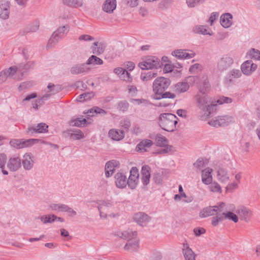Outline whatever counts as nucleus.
Wrapping results in <instances>:
<instances>
[{"label":"nucleus","instance_id":"nucleus-29","mask_svg":"<svg viewBox=\"0 0 260 260\" xmlns=\"http://www.w3.org/2000/svg\"><path fill=\"white\" fill-rule=\"evenodd\" d=\"M233 16L230 13H225L220 17V24L225 27H229L232 24Z\"/></svg>","mask_w":260,"mask_h":260},{"label":"nucleus","instance_id":"nucleus-15","mask_svg":"<svg viewBox=\"0 0 260 260\" xmlns=\"http://www.w3.org/2000/svg\"><path fill=\"white\" fill-rule=\"evenodd\" d=\"M48 126L45 123H39L37 125L29 126L27 133H45L48 132Z\"/></svg>","mask_w":260,"mask_h":260},{"label":"nucleus","instance_id":"nucleus-46","mask_svg":"<svg viewBox=\"0 0 260 260\" xmlns=\"http://www.w3.org/2000/svg\"><path fill=\"white\" fill-rule=\"evenodd\" d=\"M164 148L160 149L156 153L157 154H165L172 153L174 152V147L171 145L167 144L165 146H163Z\"/></svg>","mask_w":260,"mask_h":260},{"label":"nucleus","instance_id":"nucleus-42","mask_svg":"<svg viewBox=\"0 0 260 260\" xmlns=\"http://www.w3.org/2000/svg\"><path fill=\"white\" fill-rule=\"evenodd\" d=\"M72 132L74 131L68 129L65 133L70 135L73 139L80 140L84 137L83 133L80 130H78L76 133H73Z\"/></svg>","mask_w":260,"mask_h":260},{"label":"nucleus","instance_id":"nucleus-61","mask_svg":"<svg viewBox=\"0 0 260 260\" xmlns=\"http://www.w3.org/2000/svg\"><path fill=\"white\" fill-rule=\"evenodd\" d=\"M17 69V68L16 67H11L8 70L4 71L7 74L8 77H11L16 73Z\"/></svg>","mask_w":260,"mask_h":260},{"label":"nucleus","instance_id":"nucleus-31","mask_svg":"<svg viewBox=\"0 0 260 260\" xmlns=\"http://www.w3.org/2000/svg\"><path fill=\"white\" fill-rule=\"evenodd\" d=\"M217 178L221 182L228 181L229 176L228 172L224 169L220 168L217 171Z\"/></svg>","mask_w":260,"mask_h":260},{"label":"nucleus","instance_id":"nucleus-18","mask_svg":"<svg viewBox=\"0 0 260 260\" xmlns=\"http://www.w3.org/2000/svg\"><path fill=\"white\" fill-rule=\"evenodd\" d=\"M119 165L118 161L112 160L107 162L105 165V175L107 177H109L112 175L115 168L118 167Z\"/></svg>","mask_w":260,"mask_h":260},{"label":"nucleus","instance_id":"nucleus-48","mask_svg":"<svg viewBox=\"0 0 260 260\" xmlns=\"http://www.w3.org/2000/svg\"><path fill=\"white\" fill-rule=\"evenodd\" d=\"M10 144L15 148L20 149L23 148L22 140H12L10 142Z\"/></svg>","mask_w":260,"mask_h":260},{"label":"nucleus","instance_id":"nucleus-13","mask_svg":"<svg viewBox=\"0 0 260 260\" xmlns=\"http://www.w3.org/2000/svg\"><path fill=\"white\" fill-rule=\"evenodd\" d=\"M236 212L239 215L240 218L246 222L249 220L250 217L252 215L251 211L244 206H241L238 207Z\"/></svg>","mask_w":260,"mask_h":260},{"label":"nucleus","instance_id":"nucleus-25","mask_svg":"<svg viewBox=\"0 0 260 260\" xmlns=\"http://www.w3.org/2000/svg\"><path fill=\"white\" fill-rule=\"evenodd\" d=\"M185 260H196V254L189 247L188 244H183L182 250Z\"/></svg>","mask_w":260,"mask_h":260},{"label":"nucleus","instance_id":"nucleus-20","mask_svg":"<svg viewBox=\"0 0 260 260\" xmlns=\"http://www.w3.org/2000/svg\"><path fill=\"white\" fill-rule=\"evenodd\" d=\"M112 206V204L109 201H102L98 206V208L100 212V216L102 218H106L107 213L109 212L108 210Z\"/></svg>","mask_w":260,"mask_h":260},{"label":"nucleus","instance_id":"nucleus-59","mask_svg":"<svg viewBox=\"0 0 260 260\" xmlns=\"http://www.w3.org/2000/svg\"><path fill=\"white\" fill-rule=\"evenodd\" d=\"M202 66L199 63H195L191 66H190L189 71L191 73H196L198 70H202Z\"/></svg>","mask_w":260,"mask_h":260},{"label":"nucleus","instance_id":"nucleus-45","mask_svg":"<svg viewBox=\"0 0 260 260\" xmlns=\"http://www.w3.org/2000/svg\"><path fill=\"white\" fill-rule=\"evenodd\" d=\"M127 184L128 186L131 188V189H134L136 188L138 181H139V177H136L134 178L133 177V178L132 177H129L128 179H127Z\"/></svg>","mask_w":260,"mask_h":260},{"label":"nucleus","instance_id":"nucleus-3","mask_svg":"<svg viewBox=\"0 0 260 260\" xmlns=\"http://www.w3.org/2000/svg\"><path fill=\"white\" fill-rule=\"evenodd\" d=\"M117 235L123 239L127 240V242L124 247L125 250L133 252L137 250L139 248V240L136 238L137 232L124 231L123 232H118Z\"/></svg>","mask_w":260,"mask_h":260},{"label":"nucleus","instance_id":"nucleus-34","mask_svg":"<svg viewBox=\"0 0 260 260\" xmlns=\"http://www.w3.org/2000/svg\"><path fill=\"white\" fill-rule=\"evenodd\" d=\"M189 87L187 82H179L175 85V88L177 92L180 93L186 91Z\"/></svg>","mask_w":260,"mask_h":260},{"label":"nucleus","instance_id":"nucleus-63","mask_svg":"<svg viewBox=\"0 0 260 260\" xmlns=\"http://www.w3.org/2000/svg\"><path fill=\"white\" fill-rule=\"evenodd\" d=\"M78 39L80 41H92L94 40V38L88 35H81L79 37Z\"/></svg>","mask_w":260,"mask_h":260},{"label":"nucleus","instance_id":"nucleus-49","mask_svg":"<svg viewBox=\"0 0 260 260\" xmlns=\"http://www.w3.org/2000/svg\"><path fill=\"white\" fill-rule=\"evenodd\" d=\"M225 219L228 218L232 220L234 222L236 223L238 221V216L232 212H224Z\"/></svg>","mask_w":260,"mask_h":260},{"label":"nucleus","instance_id":"nucleus-35","mask_svg":"<svg viewBox=\"0 0 260 260\" xmlns=\"http://www.w3.org/2000/svg\"><path fill=\"white\" fill-rule=\"evenodd\" d=\"M156 145L159 147L165 146L168 142V139L160 134H157L155 138Z\"/></svg>","mask_w":260,"mask_h":260},{"label":"nucleus","instance_id":"nucleus-43","mask_svg":"<svg viewBox=\"0 0 260 260\" xmlns=\"http://www.w3.org/2000/svg\"><path fill=\"white\" fill-rule=\"evenodd\" d=\"M67 205L62 204H52L49 205V208L52 210L64 212Z\"/></svg>","mask_w":260,"mask_h":260},{"label":"nucleus","instance_id":"nucleus-12","mask_svg":"<svg viewBox=\"0 0 260 260\" xmlns=\"http://www.w3.org/2000/svg\"><path fill=\"white\" fill-rule=\"evenodd\" d=\"M21 159L19 157L16 156L11 157L9 159L7 164L8 169L12 172L17 171L21 167Z\"/></svg>","mask_w":260,"mask_h":260},{"label":"nucleus","instance_id":"nucleus-5","mask_svg":"<svg viewBox=\"0 0 260 260\" xmlns=\"http://www.w3.org/2000/svg\"><path fill=\"white\" fill-rule=\"evenodd\" d=\"M162 62L158 58L155 56H149L145 60L139 63V67L142 70H149L161 68Z\"/></svg>","mask_w":260,"mask_h":260},{"label":"nucleus","instance_id":"nucleus-10","mask_svg":"<svg viewBox=\"0 0 260 260\" xmlns=\"http://www.w3.org/2000/svg\"><path fill=\"white\" fill-rule=\"evenodd\" d=\"M233 63V58L228 56L224 55L217 63V69L220 71L227 70Z\"/></svg>","mask_w":260,"mask_h":260},{"label":"nucleus","instance_id":"nucleus-23","mask_svg":"<svg viewBox=\"0 0 260 260\" xmlns=\"http://www.w3.org/2000/svg\"><path fill=\"white\" fill-rule=\"evenodd\" d=\"M152 145L153 143L151 140H143L137 145L136 150L140 152H144L147 151Z\"/></svg>","mask_w":260,"mask_h":260},{"label":"nucleus","instance_id":"nucleus-38","mask_svg":"<svg viewBox=\"0 0 260 260\" xmlns=\"http://www.w3.org/2000/svg\"><path fill=\"white\" fill-rule=\"evenodd\" d=\"M157 73L149 71L147 73H143L141 74L140 78L143 81H147L151 80L157 76Z\"/></svg>","mask_w":260,"mask_h":260},{"label":"nucleus","instance_id":"nucleus-37","mask_svg":"<svg viewBox=\"0 0 260 260\" xmlns=\"http://www.w3.org/2000/svg\"><path fill=\"white\" fill-rule=\"evenodd\" d=\"M7 160V156L4 153L0 154V169H2L4 175H8V172L5 170V165Z\"/></svg>","mask_w":260,"mask_h":260},{"label":"nucleus","instance_id":"nucleus-1","mask_svg":"<svg viewBox=\"0 0 260 260\" xmlns=\"http://www.w3.org/2000/svg\"><path fill=\"white\" fill-rule=\"evenodd\" d=\"M195 99L197 106L204 112V115L201 116V119L205 120L209 118L210 115L216 110V104L211 103L210 97L205 94H197Z\"/></svg>","mask_w":260,"mask_h":260},{"label":"nucleus","instance_id":"nucleus-17","mask_svg":"<svg viewBox=\"0 0 260 260\" xmlns=\"http://www.w3.org/2000/svg\"><path fill=\"white\" fill-rule=\"evenodd\" d=\"M115 184L117 187L123 188L127 183L126 176L122 172H118L115 175Z\"/></svg>","mask_w":260,"mask_h":260},{"label":"nucleus","instance_id":"nucleus-26","mask_svg":"<svg viewBox=\"0 0 260 260\" xmlns=\"http://www.w3.org/2000/svg\"><path fill=\"white\" fill-rule=\"evenodd\" d=\"M109 137L115 141H120L124 137V131L116 129H111L108 133Z\"/></svg>","mask_w":260,"mask_h":260},{"label":"nucleus","instance_id":"nucleus-30","mask_svg":"<svg viewBox=\"0 0 260 260\" xmlns=\"http://www.w3.org/2000/svg\"><path fill=\"white\" fill-rule=\"evenodd\" d=\"M105 47L103 44L99 42H94L91 47L92 52L97 55H99L104 52Z\"/></svg>","mask_w":260,"mask_h":260},{"label":"nucleus","instance_id":"nucleus-56","mask_svg":"<svg viewBox=\"0 0 260 260\" xmlns=\"http://www.w3.org/2000/svg\"><path fill=\"white\" fill-rule=\"evenodd\" d=\"M216 102L219 105H221L224 103L228 104L232 102V99L228 97L222 96L220 97Z\"/></svg>","mask_w":260,"mask_h":260},{"label":"nucleus","instance_id":"nucleus-2","mask_svg":"<svg viewBox=\"0 0 260 260\" xmlns=\"http://www.w3.org/2000/svg\"><path fill=\"white\" fill-rule=\"evenodd\" d=\"M178 118L172 113H162L158 118V124L160 127L167 132H173L176 128Z\"/></svg>","mask_w":260,"mask_h":260},{"label":"nucleus","instance_id":"nucleus-4","mask_svg":"<svg viewBox=\"0 0 260 260\" xmlns=\"http://www.w3.org/2000/svg\"><path fill=\"white\" fill-rule=\"evenodd\" d=\"M171 80L163 77L156 78L153 83V96H157L160 92L165 91L170 85Z\"/></svg>","mask_w":260,"mask_h":260},{"label":"nucleus","instance_id":"nucleus-50","mask_svg":"<svg viewBox=\"0 0 260 260\" xmlns=\"http://www.w3.org/2000/svg\"><path fill=\"white\" fill-rule=\"evenodd\" d=\"M47 87L49 89L50 91L52 92L53 94L59 92L61 90V88L60 85H55L54 84L51 83L48 84Z\"/></svg>","mask_w":260,"mask_h":260},{"label":"nucleus","instance_id":"nucleus-41","mask_svg":"<svg viewBox=\"0 0 260 260\" xmlns=\"http://www.w3.org/2000/svg\"><path fill=\"white\" fill-rule=\"evenodd\" d=\"M208 163V160L207 159L200 158L193 164V166L197 170H200L202 168L207 165Z\"/></svg>","mask_w":260,"mask_h":260},{"label":"nucleus","instance_id":"nucleus-8","mask_svg":"<svg viewBox=\"0 0 260 260\" xmlns=\"http://www.w3.org/2000/svg\"><path fill=\"white\" fill-rule=\"evenodd\" d=\"M223 206H225V203L220 202L218 205L204 208L200 212L199 216L201 218H205L214 215L218 211H223Z\"/></svg>","mask_w":260,"mask_h":260},{"label":"nucleus","instance_id":"nucleus-57","mask_svg":"<svg viewBox=\"0 0 260 260\" xmlns=\"http://www.w3.org/2000/svg\"><path fill=\"white\" fill-rule=\"evenodd\" d=\"M34 66L32 62H28L26 63H21L19 64V68L20 70H27Z\"/></svg>","mask_w":260,"mask_h":260},{"label":"nucleus","instance_id":"nucleus-19","mask_svg":"<svg viewBox=\"0 0 260 260\" xmlns=\"http://www.w3.org/2000/svg\"><path fill=\"white\" fill-rule=\"evenodd\" d=\"M22 164L25 170H31L34 164V157L30 153H25L23 155Z\"/></svg>","mask_w":260,"mask_h":260},{"label":"nucleus","instance_id":"nucleus-33","mask_svg":"<svg viewBox=\"0 0 260 260\" xmlns=\"http://www.w3.org/2000/svg\"><path fill=\"white\" fill-rule=\"evenodd\" d=\"M192 31L193 32L196 34H200L202 35H212V33H210L208 30L206 28V26L204 25H197L193 27Z\"/></svg>","mask_w":260,"mask_h":260},{"label":"nucleus","instance_id":"nucleus-28","mask_svg":"<svg viewBox=\"0 0 260 260\" xmlns=\"http://www.w3.org/2000/svg\"><path fill=\"white\" fill-rule=\"evenodd\" d=\"M116 8V0H106L103 6V10L108 13H112Z\"/></svg>","mask_w":260,"mask_h":260},{"label":"nucleus","instance_id":"nucleus-14","mask_svg":"<svg viewBox=\"0 0 260 260\" xmlns=\"http://www.w3.org/2000/svg\"><path fill=\"white\" fill-rule=\"evenodd\" d=\"M257 68V65L253 63L251 60H247L243 63L241 66L242 73L246 75H249L254 71Z\"/></svg>","mask_w":260,"mask_h":260},{"label":"nucleus","instance_id":"nucleus-40","mask_svg":"<svg viewBox=\"0 0 260 260\" xmlns=\"http://www.w3.org/2000/svg\"><path fill=\"white\" fill-rule=\"evenodd\" d=\"M176 95L174 93L169 91H164L160 92L157 96H153V99L158 100L165 98L174 99Z\"/></svg>","mask_w":260,"mask_h":260},{"label":"nucleus","instance_id":"nucleus-24","mask_svg":"<svg viewBox=\"0 0 260 260\" xmlns=\"http://www.w3.org/2000/svg\"><path fill=\"white\" fill-rule=\"evenodd\" d=\"M224 212H227V209L225 208V206H223V211H218L214 214L216 216L212 218L211 221V224L213 226H217L225 219Z\"/></svg>","mask_w":260,"mask_h":260},{"label":"nucleus","instance_id":"nucleus-36","mask_svg":"<svg viewBox=\"0 0 260 260\" xmlns=\"http://www.w3.org/2000/svg\"><path fill=\"white\" fill-rule=\"evenodd\" d=\"M103 63L102 59L93 55H91L86 62L87 65H101Z\"/></svg>","mask_w":260,"mask_h":260},{"label":"nucleus","instance_id":"nucleus-55","mask_svg":"<svg viewBox=\"0 0 260 260\" xmlns=\"http://www.w3.org/2000/svg\"><path fill=\"white\" fill-rule=\"evenodd\" d=\"M128 106H129V104L127 102H126L125 101H120V102H119V103L118 104L117 108L119 110L124 112L127 110Z\"/></svg>","mask_w":260,"mask_h":260},{"label":"nucleus","instance_id":"nucleus-21","mask_svg":"<svg viewBox=\"0 0 260 260\" xmlns=\"http://www.w3.org/2000/svg\"><path fill=\"white\" fill-rule=\"evenodd\" d=\"M186 50L178 49L172 52V54L178 59H184L191 58L194 57L195 54L193 53H188Z\"/></svg>","mask_w":260,"mask_h":260},{"label":"nucleus","instance_id":"nucleus-16","mask_svg":"<svg viewBox=\"0 0 260 260\" xmlns=\"http://www.w3.org/2000/svg\"><path fill=\"white\" fill-rule=\"evenodd\" d=\"M87 65L86 63L76 64L71 68L70 72L73 75L88 73L90 68L87 67Z\"/></svg>","mask_w":260,"mask_h":260},{"label":"nucleus","instance_id":"nucleus-22","mask_svg":"<svg viewBox=\"0 0 260 260\" xmlns=\"http://www.w3.org/2000/svg\"><path fill=\"white\" fill-rule=\"evenodd\" d=\"M210 89V84L206 76H203L199 85V90L201 93L205 94Z\"/></svg>","mask_w":260,"mask_h":260},{"label":"nucleus","instance_id":"nucleus-64","mask_svg":"<svg viewBox=\"0 0 260 260\" xmlns=\"http://www.w3.org/2000/svg\"><path fill=\"white\" fill-rule=\"evenodd\" d=\"M139 176V174L138 172V169L136 167H133L130 171V175L129 177H138Z\"/></svg>","mask_w":260,"mask_h":260},{"label":"nucleus","instance_id":"nucleus-6","mask_svg":"<svg viewBox=\"0 0 260 260\" xmlns=\"http://www.w3.org/2000/svg\"><path fill=\"white\" fill-rule=\"evenodd\" d=\"M69 30V26L68 25H66L59 27L53 33L52 36L48 41L47 47H51L53 44H55L60 39H62L64 37V34H67Z\"/></svg>","mask_w":260,"mask_h":260},{"label":"nucleus","instance_id":"nucleus-39","mask_svg":"<svg viewBox=\"0 0 260 260\" xmlns=\"http://www.w3.org/2000/svg\"><path fill=\"white\" fill-rule=\"evenodd\" d=\"M94 113L102 115H105L107 114V112L105 110L98 107H93L92 108L88 110L86 113L88 114V116H93L94 115L93 114Z\"/></svg>","mask_w":260,"mask_h":260},{"label":"nucleus","instance_id":"nucleus-60","mask_svg":"<svg viewBox=\"0 0 260 260\" xmlns=\"http://www.w3.org/2000/svg\"><path fill=\"white\" fill-rule=\"evenodd\" d=\"M120 124L122 128L127 131L131 126V122L128 119H124L121 121Z\"/></svg>","mask_w":260,"mask_h":260},{"label":"nucleus","instance_id":"nucleus-62","mask_svg":"<svg viewBox=\"0 0 260 260\" xmlns=\"http://www.w3.org/2000/svg\"><path fill=\"white\" fill-rule=\"evenodd\" d=\"M193 232L196 236H200L205 233L206 230L203 228H195L193 230Z\"/></svg>","mask_w":260,"mask_h":260},{"label":"nucleus","instance_id":"nucleus-52","mask_svg":"<svg viewBox=\"0 0 260 260\" xmlns=\"http://www.w3.org/2000/svg\"><path fill=\"white\" fill-rule=\"evenodd\" d=\"M209 186L210 191L212 192H221V187L219 184L214 182L211 183Z\"/></svg>","mask_w":260,"mask_h":260},{"label":"nucleus","instance_id":"nucleus-51","mask_svg":"<svg viewBox=\"0 0 260 260\" xmlns=\"http://www.w3.org/2000/svg\"><path fill=\"white\" fill-rule=\"evenodd\" d=\"M251 58L257 60H260V51L255 49H251L249 53Z\"/></svg>","mask_w":260,"mask_h":260},{"label":"nucleus","instance_id":"nucleus-54","mask_svg":"<svg viewBox=\"0 0 260 260\" xmlns=\"http://www.w3.org/2000/svg\"><path fill=\"white\" fill-rule=\"evenodd\" d=\"M241 76V72L239 70L233 69L229 73V77L232 78H238Z\"/></svg>","mask_w":260,"mask_h":260},{"label":"nucleus","instance_id":"nucleus-47","mask_svg":"<svg viewBox=\"0 0 260 260\" xmlns=\"http://www.w3.org/2000/svg\"><path fill=\"white\" fill-rule=\"evenodd\" d=\"M205 0H186V4L188 7L194 8L199 5L204 3Z\"/></svg>","mask_w":260,"mask_h":260},{"label":"nucleus","instance_id":"nucleus-58","mask_svg":"<svg viewBox=\"0 0 260 260\" xmlns=\"http://www.w3.org/2000/svg\"><path fill=\"white\" fill-rule=\"evenodd\" d=\"M150 168L147 166L145 165L142 167V170H141V174L142 176H150Z\"/></svg>","mask_w":260,"mask_h":260},{"label":"nucleus","instance_id":"nucleus-27","mask_svg":"<svg viewBox=\"0 0 260 260\" xmlns=\"http://www.w3.org/2000/svg\"><path fill=\"white\" fill-rule=\"evenodd\" d=\"M212 169L210 168H207L205 170H202V180L203 183L205 184H209L212 181V177L211 173Z\"/></svg>","mask_w":260,"mask_h":260},{"label":"nucleus","instance_id":"nucleus-7","mask_svg":"<svg viewBox=\"0 0 260 260\" xmlns=\"http://www.w3.org/2000/svg\"><path fill=\"white\" fill-rule=\"evenodd\" d=\"M234 122L233 117L229 115L219 116L216 117L214 119H212L208 123L213 126L218 127L219 126H226Z\"/></svg>","mask_w":260,"mask_h":260},{"label":"nucleus","instance_id":"nucleus-53","mask_svg":"<svg viewBox=\"0 0 260 260\" xmlns=\"http://www.w3.org/2000/svg\"><path fill=\"white\" fill-rule=\"evenodd\" d=\"M38 141L39 140L37 139H30L26 140L25 141H23V140H22L23 148L30 146L32 145H33L35 143L38 142Z\"/></svg>","mask_w":260,"mask_h":260},{"label":"nucleus","instance_id":"nucleus-44","mask_svg":"<svg viewBox=\"0 0 260 260\" xmlns=\"http://www.w3.org/2000/svg\"><path fill=\"white\" fill-rule=\"evenodd\" d=\"M63 2L71 7H77L82 5V0H63Z\"/></svg>","mask_w":260,"mask_h":260},{"label":"nucleus","instance_id":"nucleus-32","mask_svg":"<svg viewBox=\"0 0 260 260\" xmlns=\"http://www.w3.org/2000/svg\"><path fill=\"white\" fill-rule=\"evenodd\" d=\"M87 120L85 118H78L75 119H72L70 121V125L73 126L81 127L85 126L86 125Z\"/></svg>","mask_w":260,"mask_h":260},{"label":"nucleus","instance_id":"nucleus-9","mask_svg":"<svg viewBox=\"0 0 260 260\" xmlns=\"http://www.w3.org/2000/svg\"><path fill=\"white\" fill-rule=\"evenodd\" d=\"M10 2L9 0H0V18L7 19L9 17Z\"/></svg>","mask_w":260,"mask_h":260},{"label":"nucleus","instance_id":"nucleus-11","mask_svg":"<svg viewBox=\"0 0 260 260\" xmlns=\"http://www.w3.org/2000/svg\"><path fill=\"white\" fill-rule=\"evenodd\" d=\"M133 219L139 225L143 226L150 221L151 217L146 213L140 212L134 215Z\"/></svg>","mask_w":260,"mask_h":260}]
</instances>
